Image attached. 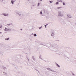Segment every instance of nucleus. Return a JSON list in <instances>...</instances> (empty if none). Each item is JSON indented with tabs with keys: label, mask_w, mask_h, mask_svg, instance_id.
<instances>
[{
	"label": "nucleus",
	"mask_w": 76,
	"mask_h": 76,
	"mask_svg": "<svg viewBox=\"0 0 76 76\" xmlns=\"http://www.w3.org/2000/svg\"><path fill=\"white\" fill-rule=\"evenodd\" d=\"M49 44L51 46L50 48L53 49V50L55 51V50H58V45L56 44H55L52 42H50Z\"/></svg>",
	"instance_id": "1"
},
{
	"label": "nucleus",
	"mask_w": 76,
	"mask_h": 76,
	"mask_svg": "<svg viewBox=\"0 0 76 76\" xmlns=\"http://www.w3.org/2000/svg\"><path fill=\"white\" fill-rule=\"evenodd\" d=\"M58 16H63V14H62V10H60L58 11Z\"/></svg>",
	"instance_id": "2"
},
{
	"label": "nucleus",
	"mask_w": 76,
	"mask_h": 76,
	"mask_svg": "<svg viewBox=\"0 0 76 76\" xmlns=\"http://www.w3.org/2000/svg\"><path fill=\"white\" fill-rule=\"evenodd\" d=\"M4 31H12V29L6 27L5 28Z\"/></svg>",
	"instance_id": "3"
},
{
	"label": "nucleus",
	"mask_w": 76,
	"mask_h": 76,
	"mask_svg": "<svg viewBox=\"0 0 76 76\" xmlns=\"http://www.w3.org/2000/svg\"><path fill=\"white\" fill-rule=\"evenodd\" d=\"M7 25L9 26H11L12 28H13V26L14 25L12 23H8L7 24Z\"/></svg>",
	"instance_id": "4"
},
{
	"label": "nucleus",
	"mask_w": 76,
	"mask_h": 76,
	"mask_svg": "<svg viewBox=\"0 0 76 76\" xmlns=\"http://www.w3.org/2000/svg\"><path fill=\"white\" fill-rule=\"evenodd\" d=\"M2 15L4 16H9V14L8 13H4L2 14Z\"/></svg>",
	"instance_id": "5"
},
{
	"label": "nucleus",
	"mask_w": 76,
	"mask_h": 76,
	"mask_svg": "<svg viewBox=\"0 0 76 76\" xmlns=\"http://www.w3.org/2000/svg\"><path fill=\"white\" fill-rule=\"evenodd\" d=\"M62 24V25H64V24H66V22L65 21H63V20H61V21L60 22Z\"/></svg>",
	"instance_id": "6"
},
{
	"label": "nucleus",
	"mask_w": 76,
	"mask_h": 76,
	"mask_svg": "<svg viewBox=\"0 0 76 76\" xmlns=\"http://www.w3.org/2000/svg\"><path fill=\"white\" fill-rule=\"evenodd\" d=\"M67 18H72V16L69 15H67Z\"/></svg>",
	"instance_id": "7"
},
{
	"label": "nucleus",
	"mask_w": 76,
	"mask_h": 76,
	"mask_svg": "<svg viewBox=\"0 0 76 76\" xmlns=\"http://www.w3.org/2000/svg\"><path fill=\"white\" fill-rule=\"evenodd\" d=\"M11 4L12 5H13V4H14V2L15 1V0H11Z\"/></svg>",
	"instance_id": "8"
},
{
	"label": "nucleus",
	"mask_w": 76,
	"mask_h": 76,
	"mask_svg": "<svg viewBox=\"0 0 76 76\" xmlns=\"http://www.w3.org/2000/svg\"><path fill=\"white\" fill-rule=\"evenodd\" d=\"M55 64L56 66H57V67L59 68H60V65H59L58 64H57V63H55Z\"/></svg>",
	"instance_id": "9"
},
{
	"label": "nucleus",
	"mask_w": 76,
	"mask_h": 76,
	"mask_svg": "<svg viewBox=\"0 0 76 76\" xmlns=\"http://www.w3.org/2000/svg\"><path fill=\"white\" fill-rule=\"evenodd\" d=\"M39 58L40 59H41V60H43V59L42 58V56L41 55H40Z\"/></svg>",
	"instance_id": "10"
},
{
	"label": "nucleus",
	"mask_w": 76,
	"mask_h": 76,
	"mask_svg": "<svg viewBox=\"0 0 76 76\" xmlns=\"http://www.w3.org/2000/svg\"><path fill=\"white\" fill-rule=\"evenodd\" d=\"M3 74L4 75H5V76H7V74L6 73V72H3Z\"/></svg>",
	"instance_id": "11"
},
{
	"label": "nucleus",
	"mask_w": 76,
	"mask_h": 76,
	"mask_svg": "<svg viewBox=\"0 0 76 76\" xmlns=\"http://www.w3.org/2000/svg\"><path fill=\"white\" fill-rule=\"evenodd\" d=\"M54 33L52 32L51 36H52V37H53V36H54Z\"/></svg>",
	"instance_id": "12"
},
{
	"label": "nucleus",
	"mask_w": 76,
	"mask_h": 76,
	"mask_svg": "<svg viewBox=\"0 0 76 76\" xmlns=\"http://www.w3.org/2000/svg\"><path fill=\"white\" fill-rule=\"evenodd\" d=\"M61 8H62V7H57V9H61Z\"/></svg>",
	"instance_id": "13"
},
{
	"label": "nucleus",
	"mask_w": 76,
	"mask_h": 76,
	"mask_svg": "<svg viewBox=\"0 0 76 76\" xmlns=\"http://www.w3.org/2000/svg\"><path fill=\"white\" fill-rule=\"evenodd\" d=\"M2 68L4 70H5V69H7V68L5 67H2Z\"/></svg>",
	"instance_id": "14"
},
{
	"label": "nucleus",
	"mask_w": 76,
	"mask_h": 76,
	"mask_svg": "<svg viewBox=\"0 0 76 76\" xmlns=\"http://www.w3.org/2000/svg\"><path fill=\"white\" fill-rule=\"evenodd\" d=\"M58 2H61V3H63L62 2V1L61 0H58Z\"/></svg>",
	"instance_id": "15"
},
{
	"label": "nucleus",
	"mask_w": 76,
	"mask_h": 76,
	"mask_svg": "<svg viewBox=\"0 0 76 76\" xmlns=\"http://www.w3.org/2000/svg\"><path fill=\"white\" fill-rule=\"evenodd\" d=\"M51 71H52V72H55V73H57V72H56V71H54V70H51Z\"/></svg>",
	"instance_id": "16"
},
{
	"label": "nucleus",
	"mask_w": 76,
	"mask_h": 76,
	"mask_svg": "<svg viewBox=\"0 0 76 76\" xmlns=\"http://www.w3.org/2000/svg\"><path fill=\"white\" fill-rule=\"evenodd\" d=\"M34 37H37V34H34Z\"/></svg>",
	"instance_id": "17"
},
{
	"label": "nucleus",
	"mask_w": 76,
	"mask_h": 76,
	"mask_svg": "<svg viewBox=\"0 0 76 76\" xmlns=\"http://www.w3.org/2000/svg\"><path fill=\"white\" fill-rule=\"evenodd\" d=\"M5 40H9V38H6L5 39Z\"/></svg>",
	"instance_id": "18"
},
{
	"label": "nucleus",
	"mask_w": 76,
	"mask_h": 76,
	"mask_svg": "<svg viewBox=\"0 0 76 76\" xmlns=\"http://www.w3.org/2000/svg\"><path fill=\"white\" fill-rule=\"evenodd\" d=\"M47 69L48 70H50V71H51V69H50V68H48Z\"/></svg>",
	"instance_id": "19"
},
{
	"label": "nucleus",
	"mask_w": 76,
	"mask_h": 76,
	"mask_svg": "<svg viewBox=\"0 0 76 76\" xmlns=\"http://www.w3.org/2000/svg\"><path fill=\"white\" fill-rule=\"evenodd\" d=\"M40 15H42V11L40 12Z\"/></svg>",
	"instance_id": "20"
},
{
	"label": "nucleus",
	"mask_w": 76,
	"mask_h": 76,
	"mask_svg": "<svg viewBox=\"0 0 76 76\" xmlns=\"http://www.w3.org/2000/svg\"><path fill=\"white\" fill-rule=\"evenodd\" d=\"M35 6H36V4H34V5H32V6L34 7H35Z\"/></svg>",
	"instance_id": "21"
},
{
	"label": "nucleus",
	"mask_w": 76,
	"mask_h": 76,
	"mask_svg": "<svg viewBox=\"0 0 76 76\" xmlns=\"http://www.w3.org/2000/svg\"><path fill=\"white\" fill-rule=\"evenodd\" d=\"M43 11L44 13H46V11H45V9L43 10Z\"/></svg>",
	"instance_id": "22"
},
{
	"label": "nucleus",
	"mask_w": 76,
	"mask_h": 76,
	"mask_svg": "<svg viewBox=\"0 0 76 76\" xmlns=\"http://www.w3.org/2000/svg\"><path fill=\"white\" fill-rule=\"evenodd\" d=\"M18 15L19 16H21V14H20V13H18V15Z\"/></svg>",
	"instance_id": "23"
},
{
	"label": "nucleus",
	"mask_w": 76,
	"mask_h": 76,
	"mask_svg": "<svg viewBox=\"0 0 76 76\" xmlns=\"http://www.w3.org/2000/svg\"><path fill=\"white\" fill-rule=\"evenodd\" d=\"M16 14H17V15L19 14V13H18V12H16Z\"/></svg>",
	"instance_id": "24"
},
{
	"label": "nucleus",
	"mask_w": 76,
	"mask_h": 76,
	"mask_svg": "<svg viewBox=\"0 0 76 76\" xmlns=\"http://www.w3.org/2000/svg\"><path fill=\"white\" fill-rule=\"evenodd\" d=\"M0 1L1 2H3V0H0Z\"/></svg>",
	"instance_id": "25"
},
{
	"label": "nucleus",
	"mask_w": 76,
	"mask_h": 76,
	"mask_svg": "<svg viewBox=\"0 0 76 76\" xmlns=\"http://www.w3.org/2000/svg\"><path fill=\"white\" fill-rule=\"evenodd\" d=\"M37 6H39V3H38Z\"/></svg>",
	"instance_id": "26"
},
{
	"label": "nucleus",
	"mask_w": 76,
	"mask_h": 76,
	"mask_svg": "<svg viewBox=\"0 0 76 76\" xmlns=\"http://www.w3.org/2000/svg\"><path fill=\"white\" fill-rule=\"evenodd\" d=\"M58 4V2H57L56 3V4Z\"/></svg>",
	"instance_id": "27"
},
{
	"label": "nucleus",
	"mask_w": 76,
	"mask_h": 76,
	"mask_svg": "<svg viewBox=\"0 0 76 76\" xmlns=\"http://www.w3.org/2000/svg\"><path fill=\"white\" fill-rule=\"evenodd\" d=\"M39 29H41V28H42V26H41V27H39Z\"/></svg>",
	"instance_id": "28"
},
{
	"label": "nucleus",
	"mask_w": 76,
	"mask_h": 76,
	"mask_svg": "<svg viewBox=\"0 0 76 76\" xmlns=\"http://www.w3.org/2000/svg\"><path fill=\"white\" fill-rule=\"evenodd\" d=\"M63 5H66V4H65L64 3H63Z\"/></svg>",
	"instance_id": "29"
},
{
	"label": "nucleus",
	"mask_w": 76,
	"mask_h": 76,
	"mask_svg": "<svg viewBox=\"0 0 76 76\" xmlns=\"http://www.w3.org/2000/svg\"><path fill=\"white\" fill-rule=\"evenodd\" d=\"M72 75H73V76H75V74L72 73Z\"/></svg>",
	"instance_id": "30"
},
{
	"label": "nucleus",
	"mask_w": 76,
	"mask_h": 76,
	"mask_svg": "<svg viewBox=\"0 0 76 76\" xmlns=\"http://www.w3.org/2000/svg\"><path fill=\"white\" fill-rule=\"evenodd\" d=\"M50 3H53V1H50Z\"/></svg>",
	"instance_id": "31"
},
{
	"label": "nucleus",
	"mask_w": 76,
	"mask_h": 76,
	"mask_svg": "<svg viewBox=\"0 0 76 76\" xmlns=\"http://www.w3.org/2000/svg\"><path fill=\"white\" fill-rule=\"evenodd\" d=\"M26 58L27 59H28V56H26Z\"/></svg>",
	"instance_id": "32"
},
{
	"label": "nucleus",
	"mask_w": 76,
	"mask_h": 76,
	"mask_svg": "<svg viewBox=\"0 0 76 76\" xmlns=\"http://www.w3.org/2000/svg\"><path fill=\"white\" fill-rule=\"evenodd\" d=\"M33 60H35V58H33Z\"/></svg>",
	"instance_id": "33"
},
{
	"label": "nucleus",
	"mask_w": 76,
	"mask_h": 76,
	"mask_svg": "<svg viewBox=\"0 0 76 76\" xmlns=\"http://www.w3.org/2000/svg\"><path fill=\"white\" fill-rule=\"evenodd\" d=\"M45 27H47V26L46 25H45Z\"/></svg>",
	"instance_id": "34"
},
{
	"label": "nucleus",
	"mask_w": 76,
	"mask_h": 76,
	"mask_svg": "<svg viewBox=\"0 0 76 76\" xmlns=\"http://www.w3.org/2000/svg\"><path fill=\"white\" fill-rule=\"evenodd\" d=\"M35 70H37V71H38V72H39V71H38V70H37V69H35Z\"/></svg>",
	"instance_id": "35"
},
{
	"label": "nucleus",
	"mask_w": 76,
	"mask_h": 76,
	"mask_svg": "<svg viewBox=\"0 0 76 76\" xmlns=\"http://www.w3.org/2000/svg\"><path fill=\"white\" fill-rule=\"evenodd\" d=\"M20 30H21V31H22L23 29L22 28H20Z\"/></svg>",
	"instance_id": "36"
},
{
	"label": "nucleus",
	"mask_w": 76,
	"mask_h": 76,
	"mask_svg": "<svg viewBox=\"0 0 76 76\" xmlns=\"http://www.w3.org/2000/svg\"><path fill=\"white\" fill-rule=\"evenodd\" d=\"M48 25V24H47L46 25V26H47V25Z\"/></svg>",
	"instance_id": "37"
},
{
	"label": "nucleus",
	"mask_w": 76,
	"mask_h": 76,
	"mask_svg": "<svg viewBox=\"0 0 76 76\" xmlns=\"http://www.w3.org/2000/svg\"><path fill=\"white\" fill-rule=\"evenodd\" d=\"M34 35V34H33V33H32V34H31V35Z\"/></svg>",
	"instance_id": "38"
},
{
	"label": "nucleus",
	"mask_w": 76,
	"mask_h": 76,
	"mask_svg": "<svg viewBox=\"0 0 76 76\" xmlns=\"http://www.w3.org/2000/svg\"><path fill=\"white\" fill-rule=\"evenodd\" d=\"M2 33L1 32H0V34H1Z\"/></svg>",
	"instance_id": "39"
},
{
	"label": "nucleus",
	"mask_w": 76,
	"mask_h": 76,
	"mask_svg": "<svg viewBox=\"0 0 76 76\" xmlns=\"http://www.w3.org/2000/svg\"><path fill=\"white\" fill-rule=\"evenodd\" d=\"M28 59V61H29V59L28 58V59Z\"/></svg>",
	"instance_id": "40"
},
{
	"label": "nucleus",
	"mask_w": 76,
	"mask_h": 76,
	"mask_svg": "<svg viewBox=\"0 0 76 76\" xmlns=\"http://www.w3.org/2000/svg\"><path fill=\"white\" fill-rule=\"evenodd\" d=\"M7 26V27H8V26Z\"/></svg>",
	"instance_id": "41"
},
{
	"label": "nucleus",
	"mask_w": 76,
	"mask_h": 76,
	"mask_svg": "<svg viewBox=\"0 0 76 76\" xmlns=\"http://www.w3.org/2000/svg\"><path fill=\"white\" fill-rule=\"evenodd\" d=\"M28 1H29V0H28Z\"/></svg>",
	"instance_id": "42"
},
{
	"label": "nucleus",
	"mask_w": 76,
	"mask_h": 76,
	"mask_svg": "<svg viewBox=\"0 0 76 76\" xmlns=\"http://www.w3.org/2000/svg\"><path fill=\"white\" fill-rule=\"evenodd\" d=\"M40 0V1H42V0Z\"/></svg>",
	"instance_id": "43"
},
{
	"label": "nucleus",
	"mask_w": 76,
	"mask_h": 76,
	"mask_svg": "<svg viewBox=\"0 0 76 76\" xmlns=\"http://www.w3.org/2000/svg\"><path fill=\"white\" fill-rule=\"evenodd\" d=\"M1 28V27H0V28Z\"/></svg>",
	"instance_id": "44"
},
{
	"label": "nucleus",
	"mask_w": 76,
	"mask_h": 76,
	"mask_svg": "<svg viewBox=\"0 0 76 76\" xmlns=\"http://www.w3.org/2000/svg\"><path fill=\"white\" fill-rule=\"evenodd\" d=\"M42 45H43V44H42Z\"/></svg>",
	"instance_id": "45"
},
{
	"label": "nucleus",
	"mask_w": 76,
	"mask_h": 76,
	"mask_svg": "<svg viewBox=\"0 0 76 76\" xmlns=\"http://www.w3.org/2000/svg\"><path fill=\"white\" fill-rule=\"evenodd\" d=\"M75 25H76V23H75Z\"/></svg>",
	"instance_id": "46"
}]
</instances>
